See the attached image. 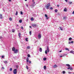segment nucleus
Masks as SVG:
<instances>
[{"label":"nucleus","instance_id":"38","mask_svg":"<svg viewBox=\"0 0 74 74\" xmlns=\"http://www.w3.org/2000/svg\"><path fill=\"white\" fill-rule=\"evenodd\" d=\"M71 42V44H73V43H74V41H72Z\"/></svg>","mask_w":74,"mask_h":74},{"label":"nucleus","instance_id":"63","mask_svg":"<svg viewBox=\"0 0 74 74\" xmlns=\"http://www.w3.org/2000/svg\"><path fill=\"white\" fill-rule=\"evenodd\" d=\"M18 26V25H17V26Z\"/></svg>","mask_w":74,"mask_h":74},{"label":"nucleus","instance_id":"40","mask_svg":"<svg viewBox=\"0 0 74 74\" xmlns=\"http://www.w3.org/2000/svg\"><path fill=\"white\" fill-rule=\"evenodd\" d=\"M12 68H10V71H12Z\"/></svg>","mask_w":74,"mask_h":74},{"label":"nucleus","instance_id":"53","mask_svg":"<svg viewBox=\"0 0 74 74\" xmlns=\"http://www.w3.org/2000/svg\"><path fill=\"white\" fill-rule=\"evenodd\" d=\"M57 6L58 7H59V5H57Z\"/></svg>","mask_w":74,"mask_h":74},{"label":"nucleus","instance_id":"36","mask_svg":"<svg viewBox=\"0 0 74 74\" xmlns=\"http://www.w3.org/2000/svg\"><path fill=\"white\" fill-rule=\"evenodd\" d=\"M65 56V55H63L62 56H60V57H61V58H62V57H63V56Z\"/></svg>","mask_w":74,"mask_h":74},{"label":"nucleus","instance_id":"49","mask_svg":"<svg viewBox=\"0 0 74 74\" xmlns=\"http://www.w3.org/2000/svg\"><path fill=\"white\" fill-rule=\"evenodd\" d=\"M69 44H71V42L69 41Z\"/></svg>","mask_w":74,"mask_h":74},{"label":"nucleus","instance_id":"61","mask_svg":"<svg viewBox=\"0 0 74 74\" xmlns=\"http://www.w3.org/2000/svg\"><path fill=\"white\" fill-rule=\"evenodd\" d=\"M25 1H27V0H25Z\"/></svg>","mask_w":74,"mask_h":74},{"label":"nucleus","instance_id":"44","mask_svg":"<svg viewBox=\"0 0 74 74\" xmlns=\"http://www.w3.org/2000/svg\"><path fill=\"white\" fill-rule=\"evenodd\" d=\"M4 56H1V58H4Z\"/></svg>","mask_w":74,"mask_h":74},{"label":"nucleus","instance_id":"10","mask_svg":"<svg viewBox=\"0 0 74 74\" xmlns=\"http://www.w3.org/2000/svg\"><path fill=\"white\" fill-rule=\"evenodd\" d=\"M67 69H70L71 70H73V68L70 67L68 68Z\"/></svg>","mask_w":74,"mask_h":74},{"label":"nucleus","instance_id":"21","mask_svg":"<svg viewBox=\"0 0 74 74\" xmlns=\"http://www.w3.org/2000/svg\"><path fill=\"white\" fill-rule=\"evenodd\" d=\"M71 40H72V38H69V41H71Z\"/></svg>","mask_w":74,"mask_h":74},{"label":"nucleus","instance_id":"37","mask_svg":"<svg viewBox=\"0 0 74 74\" xmlns=\"http://www.w3.org/2000/svg\"><path fill=\"white\" fill-rule=\"evenodd\" d=\"M27 39H28V38H26V39H25V40H26V41H28V40H27Z\"/></svg>","mask_w":74,"mask_h":74},{"label":"nucleus","instance_id":"27","mask_svg":"<svg viewBox=\"0 0 74 74\" xmlns=\"http://www.w3.org/2000/svg\"><path fill=\"white\" fill-rule=\"evenodd\" d=\"M65 50L68 51H69V49L68 48H66Z\"/></svg>","mask_w":74,"mask_h":74},{"label":"nucleus","instance_id":"43","mask_svg":"<svg viewBox=\"0 0 74 74\" xmlns=\"http://www.w3.org/2000/svg\"><path fill=\"white\" fill-rule=\"evenodd\" d=\"M21 15L23 14V12H21Z\"/></svg>","mask_w":74,"mask_h":74},{"label":"nucleus","instance_id":"4","mask_svg":"<svg viewBox=\"0 0 74 74\" xmlns=\"http://www.w3.org/2000/svg\"><path fill=\"white\" fill-rule=\"evenodd\" d=\"M29 58L28 57H27L26 59L27 62H29V63H32V61H29Z\"/></svg>","mask_w":74,"mask_h":74},{"label":"nucleus","instance_id":"5","mask_svg":"<svg viewBox=\"0 0 74 74\" xmlns=\"http://www.w3.org/2000/svg\"><path fill=\"white\" fill-rule=\"evenodd\" d=\"M38 38L39 39H40L41 38V35L40 34H39L38 35Z\"/></svg>","mask_w":74,"mask_h":74},{"label":"nucleus","instance_id":"11","mask_svg":"<svg viewBox=\"0 0 74 74\" xmlns=\"http://www.w3.org/2000/svg\"><path fill=\"white\" fill-rule=\"evenodd\" d=\"M21 33H18V36L19 38L21 39Z\"/></svg>","mask_w":74,"mask_h":74},{"label":"nucleus","instance_id":"45","mask_svg":"<svg viewBox=\"0 0 74 74\" xmlns=\"http://www.w3.org/2000/svg\"><path fill=\"white\" fill-rule=\"evenodd\" d=\"M49 19V17H46V19Z\"/></svg>","mask_w":74,"mask_h":74},{"label":"nucleus","instance_id":"35","mask_svg":"<svg viewBox=\"0 0 74 74\" xmlns=\"http://www.w3.org/2000/svg\"><path fill=\"white\" fill-rule=\"evenodd\" d=\"M45 17H47V16H48L47 15V14H45Z\"/></svg>","mask_w":74,"mask_h":74},{"label":"nucleus","instance_id":"23","mask_svg":"<svg viewBox=\"0 0 74 74\" xmlns=\"http://www.w3.org/2000/svg\"><path fill=\"white\" fill-rule=\"evenodd\" d=\"M46 68H47V67L46 66H44V69H46Z\"/></svg>","mask_w":74,"mask_h":74},{"label":"nucleus","instance_id":"56","mask_svg":"<svg viewBox=\"0 0 74 74\" xmlns=\"http://www.w3.org/2000/svg\"><path fill=\"white\" fill-rule=\"evenodd\" d=\"M30 28H32V26H29Z\"/></svg>","mask_w":74,"mask_h":74},{"label":"nucleus","instance_id":"19","mask_svg":"<svg viewBox=\"0 0 74 74\" xmlns=\"http://www.w3.org/2000/svg\"><path fill=\"white\" fill-rule=\"evenodd\" d=\"M60 27L61 30H62V31L63 30V28H62V27Z\"/></svg>","mask_w":74,"mask_h":74},{"label":"nucleus","instance_id":"34","mask_svg":"<svg viewBox=\"0 0 74 74\" xmlns=\"http://www.w3.org/2000/svg\"><path fill=\"white\" fill-rule=\"evenodd\" d=\"M29 34L31 36V35L32 34V31H30L29 32Z\"/></svg>","mask_w":74,"mask_h":74},{"label":"nucleus","instance_id":"25","mask_svg":"<svg viewBox=\"0 0 74 74\" xmlns=\"http://www.w3.org/2000/svg\"><path fill=\"white\" fill-rule=\"evenodd\" d=\"M19 22L20 23H21L22 22V20H20L19 21Z\"/></svg>","mask_w":74,"mask_h":74},{"label":"nucleus","instance_id":"54","mask_svg":"<svg viewBox=\"0 0 74 74\" xmlns=\"http://www.w3.org/2000/svg\"><path fill=\"white\" fill-rule=\"evenodd\" d=\"M73 14H74V11H73V12H72Z\"/></svg>","mask_w":74,"mask_h":74},{"label":"nucleus","instance_id":"13","mask_svg":"<svg viewBox=\"0 0 74 74\" xmlns=\"http://www.w3.org/2000/svg\"><path fill=\"white\" fill-rule=\"evenodd\" d=\"M58 67V66L56 65H55L53 66V68H56V67Z\"/></svg>","mask_w":74,"mask_h":74},{"label":"nucleus","instance_id":"42","mask_svg":"<svg viewBox=\"0 0 74 74\" xmlns=\"http://www.w3.org/2000/svg\"><path fill=\"white\" fill-rule=\"evenodd\" d=\"M16 67L17 69H18V65H16Z\"/></svg>","mask_w":74,"mask_h":74},{"label":"nucleus","instance_id":"50","mask_svg":"<svg viewBox=\"0 0 74 74\" xmlns=\"http://www.w3.org/2000/svg\"><path fill=\"white\" fill-rule=\"evenodd\" d=\"M33 2V4H35V2H34H34Z\"/></svg>","mask_w":74,"mask_h":74},{"label":"nucleus","instance_id":"31","mask_svg":"<svg viewBox=\"0 0 74 74\" xmlns=\"http://www.w3.org/2000/svg\"><path fill=\"white\" fill-rule=\"evenodd\" d=\"M58 12V10L57 9H56L55 10V12Z\"/></svg>","mask_w":74,"mask_h":74},{"label":"nucleus","instance_id":"24","mask_svg":"<svg viewBox=\"0 0 74 74\" xmlns=\"http://www.w3.org/2000/svg\"><path fill=\"white\" fill-rule=\"evenodd\" d=\"M31 20L32 21H34V19H33V18L32 17L31 18Z\"/></svg>","mask_w":74,"mask_h":74},{"label":"nucleus","instance_id":"16","mask_svg":"<svg viewBox=\"0 0 74 74\" xmlns=\"http://www.w3.org/2000/svg\"><path fill=\"white\" fill-rule=\"evenodd\" d=\"M39 51H40V52H42V48H40Z\"/></svg>","mask_w":74,"mask_h":74},{"label":"nucleus","instance_id":"29","mask_svg":"<svg viewBox=\"0 0 74 74\" xmlns=\"http://www.w3.org/2000/svg\"><path fill=\"white\" fill-rule=\"evenodd\" d=\"M27 56L28 57V58H30V55L29 54H28Z\"/></svg>","mask_w":74,"mask_h":74},{"label":"nucleus","instance_id":"18","mask_svg":"<svg viewBox=\"0 0 74 74\" xmlns=\"http://www.w3.org/2000/svg\"><path fill=\"white\" fill-rule=\"evenodd\" d=\"M15 49L14 47H13L12 49V50L13 51H14L15 50Z\"/></svg>","mask_w":74,"mask_h":74},{"label":"nucleus","instance_id":"14","mask_svg":"<svg viewBox=\"0 0 74 74\" xmlns=\"http://www.w3.org/2000/svg\"><path fill=\"white\" fill-rule=\"evenodd\" d=\"M64 11H65V12L67 11V8H65L64 10Z\"/></svg>","mask_w":74,"mask_h":74},{"label":"nucleus","instance_id":"57","mask_svg":"<svg viewBox=\"0 0 74 74\" xmlns=\"http://www.w3.org/2000/svg\"><path fill=\"white\" fill-rule=\"evenodd\" d=\"M34 16H35V17H36V16H37V15H35Z\"/></svg>","mask_w":74,"mask_h":74},{"label":"nucleus","instance_id":"39","mask_svg":"<svg viewBox=\"0 0 74 74\" xmlns=\"http://www.w3.org/2000/svg\"><path fill=\"white\" fill-rule=\"evenodd\" d=\"M26 68L27 70H28V69H29V68L28 67V66H26Z\"/></svg>","mask_w":74,"mask_h":74},{"label":"nucleus","instance_id":"2","mask_svg":"<svg viewBox=\"0 0 74 74\" xmlns=\"http://www.w3.org/2000/svg\"><path fill=\"white\" fill-rule=\"evenodd\" d=\"M50 3H49L47 5H46L45 6L46 9H49V7H50Z\"/></svg>","mask_w":74,"mask_h":74},{"label":"nucleus","instance_id":"60","mask_svg":"<svg viewBox=\"0 0 74 74\" xmlns=\"http://www.w3.org/2000/svg\"><path fill=\"white\" fill-rule=\"evenodd\" d=\"M34 0H32V2H33L34 1Z\"/></svg>","mask_w":74,"mask_h":74},{"label":"nucleus","instance_id":"9","mask_svg":"<svg viewBox=\"0 0 74 74\" xmlns=\"http://www.w3.org/2000/svg\"><path fill=\"white\" fill-rule=\"evenodd\" d=\"M0 19H3V16L1 14H0Z\"/></svg>","mask_w":74,"mask_h":74},{"label":"nucleus","instance_id":"30","mask_svg":"<svg viewBox=\"0 0 74 74\" xmlns=\"http://www.w3.org/2000/svg\"><path fill=\"white\" fill-rule=\"evenodd\" d=\"M69 3L70 4H71L73 2H69Z\"/></svg>","mask_w":74,"mask_h":74},{"label":"nucleus","instance_id":"20","mask_svg":"<svg viewBox=\"0 0 74 74\" xmlns=\"http://www.w3.org/2000/svg\"><path fill=\"white\" fill-rule=\"evenodd\" d=\"M15 29H12V32L13 33H14V32H15Z\"/></svg>","mask_w":74,"mask_h":74},{"label":"nucleus","instance_id":"33","mask_svg":"<svg viewBox=\"0 0 74 74\" xmlns=\"http://www.w3.org/2000/svg\"><path fill=\"white\" fill-rule=\"evenodd\" d=\"M18 14V12L16 11L15 14L16 15H17Z\"/></svg>","mask_w":74,"mask_h":74},{"label":"nucleus","instance_id":"7","mask_svg":"<svg viewBox=\"0 0 74 74\" xmlns=\"http://www.w3.org/2000/svg\"><path fill=\"white\" fill-rule=\"evenodd\" d=\"M32 26H33V27H36L37 26V25L35 24H33L32 25Z\"/></svg>","mask_w":74,"mask_h":74},{"label":"nucleus","instance_id":"8","mask_svg":"<svg viewBox=\"0 0 74 74\" xmlns=\"http://www.w3.org/2000/svg\"><path fill=\"white\" fill-rule=\"evenodd\" d=\"M36 5L35 4H34L33 3H32L31 5V7H32V8H33L34 7V6Z\"/></svg>","mask_w":74,"mask_h":74},{"label":"nucleus","instance_id":"55","mask_svg":"<svg viewBox=\"0 0 74 74\" xmlns=\"http://www.w3.org/2000/svg\"><path fill=\"white\" fill-rule=\"evenodd\" d=\"M9 1H10V2H11V0H9Z\"/></svg>","mask_w":74,"mask_h":74},{"label":"nucleus","instance_id":"41","mask_svg":"<svg viewBox=\"0 0 74 74\" xmlns=\"http://www.w3.org/2000/svg\"><path fill=\"white\" fill-rule=\"evenodd\" d=\"M66 17H63L64 19H66Z\"/></svg>","mask_w":74,"mask_h":74},{"label":"nucleus","instance_id":"22","mask_svg":"<svg viewBox=\"0 0 74 74\" xmlns=\"http://www.w3.org/2000/svg\"><path fill=\"white\" fill-rule=\"evenodd\" d=\"M44 60H47V58H43Z\"/></svg>","mask_w":74,"mask_h":74},{"label":"nucleus","instance_id":"47","mask_svg":"<svg viewBox=\"0 0 74 74\" xmlns=\"http://www.w3.org/2000/svg\"><path fill=\"white\" fill-rule=\"evenodd\" d=\"M68 73L69 74H71V72H69Z\"/></svg>","mask_w":74,"mask_h":74},{"label":"nucleus","instance_id":"12","mask_svg":"<svg viewBox=\"0 0 74 74\" xmlns=\"http://www.w3.org/2000/svg\"><path fill=\"white\" fill-rule=\"evenodd\" d=\"M70 53H72V54H74V51H70Z\"/></svg>","mask_w":74,"mask_h":74},{"label":"nucleus","instance_id":"6","mask_svg":"<svg viewBox=\"0 0 74 74\" xmlns=\"http://www.w3.org/2000/svg\"><path fill=\"white\" fill-rule=\"evenodd\" d=\"M18 50L16 49L14 51V53H17L18 52Z\"/></svg>","mask_w":74,"mask_h":74},{"label":"nucleus","instance_id":"32","mask_svg":"<svg viewBox=\"0 0 74 74\" xmlns=\"http://www.w3.org/2000/svg\"><path fill=\"white\" fill-rule=\"evenodd\" d=\"M27 49H30V46H28L27 47Z\"/></svg>","mask_w":74,"mask_h":74},{"label":"nucleus","instance_id":"28","mask_svg":"<svg viewBox=\"0 0 74 74\" xmlns=\"http://www.w3.org/2000/svg\"><path fill=\"white\" fill-rule=\"evenodd\" d=\"M66 73V72L64 71H62V74H65Z\"/></svg>","mask_w":74,"mask_h":74},{"label":"nucleus","instance_id":"46","mask_svg":"<svg viewBox=\"0 0 74 74\" xmlns=\"http://www.w3.org/2000/svg\"><path fill=\"white\" fill-rule=\"evenodd\" d=\"M50 9L51 10H53V8L52 7H51L50 8Z\"/></svg>","mask_w":74,"mask_h":74},{"label":"nucleus","instance_id":"48","mask_svg":"<svg viewBox=\"0 0 74 74\" xmlns=\"http://www.w3.org/2000/svg\"><path fill=\"white\" fill-rule=\"evenodd\" d=\"M21 29H23V27H21Z\"/></svg>","mask_w":74,"mask_h":74},{"label":"nucleus","instance_id":"26","mask_svg":"<svg viewBox=\"0 0 74 74\" xmlns=\"http://www.w3.org/2000/svg\"><path fill=\"white\" fill-rule=\"evenodd\" d=\"M9 19L10 21H12V18H9Z\"/></svg>","mask_w":74,"mask_h":74},{"label":"nucleus","instance_id":"62","mask_svg":"<svg viewBox=\"0 0 74 74\" xmlns=\"http://www.w3.org/2000/svg\"><path fill=\"white\" fill-rule=\"evenodd\" d=\"M3 69H4V67H2Z\"/></svg>","mask_w":74,"mask_h":74},{"label":"nucleus","instance_id":"1","mask_svg":"<svg viewBox=\"0 0 74 74\" xmlns=\"http://www.w3.org/2000/svg\"><path fill=\"white\" fill-rule=\"evenodd\" d=\"M47 50H46L45 51V54H47L48 52L49 53V47H47Z\"/></svg>","mask_w":74,"mask_h":74},{"label":"nucleus","instance_id":"17","mask_svg":"<svg viewBox=\"0 0 74 74\" xmlns=\"http://www.w3.org/2000/svg\"><path fill=\"white\" fill-rule=\"evenodd\" d=\"M4 63H5V64H7V61H3Z\"/></svg>","mask_w":74,"mask_h":74},{"label":"nucleus","instance_id":"58","mask_svg":"<svg viewBox=\"0 0 74 74\" xmlns=\"http://www.w3.org/2000/svg\"><path fill=\"white\" fill-rule=\"evenodd\" d=\"M62 52V50H61L59 51V52Z\"/></svg>","mask_w":74,"mask_h":74},{"label":"nucleus","instance_id":"52","mask_svg":"<svg viewBox=\"0 0 74 74\" xmlns=\"http://www.w3.org/2000/svg\"><path fill=\"white\" fill-rule=\"evenodd\" d=\"M66 2H67V0H65Z\"/></svg>","mask_w":74,"mask_h":74},{"label":"nucleus","instance_id":"59","mask_svg":"<svg viewBox=\"0 0 74 74\" xmlns=\"http://www.w3.org/2000/svg\"><path fill=\"white\" fill-rule=\"evenodd\" d=\"M2 37L1 36L0 37V38H1Z\"/></svg>","mask_w":74,"mask_h":74},{"label":"nucleus","instance_id":"51","mask_svg":"<svg viewBox=\"0 0 74 74\" xmlns=\"http://www.w3.org/2000/svg\"><path fill=\"white\" fill-rule=\"evenodd\" d=\"M26 6L28 8V5H26Z\"/></svg>","mask_w":74,"mask_h":74},{"label":"nucleus","instance_id":"15","mask_svg":"<svg viewBox=\"0 0 74 74\" xmlns=\"http://www.w3.org/2000/svg\"><path fill=\"white\" fill-rule=\"evenodd\" d=\"M66 66H68V67H70V65L69 64H66Z\"/></svg>","mask_w":74,"mask_h":74},{"label":"nucleus","instance_id":"3","mask_svg":"<svg viewBox=\"0 0 74 74\" xmlns=\"http://www.w3.org/2000/svg\"><path fill=\"white\" fill-rule=\"evenodd\" d=\"M13 73L14 74H16L17 73V69H15L13 71Z\"/></svg>","mask_w":74,"mask_h":74}]
</instances>
